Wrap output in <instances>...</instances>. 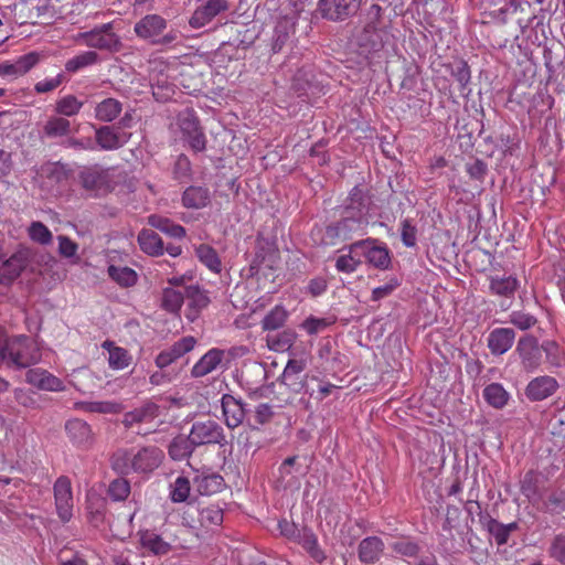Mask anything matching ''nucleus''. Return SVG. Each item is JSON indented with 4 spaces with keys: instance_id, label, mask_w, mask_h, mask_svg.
Here are the masks:
<instances>
[{
    "instance_id": "f257e3e1",
    "label": "nucleus",
    "mask_w": 565,
    "mask_h": 565,
    "mask_svg": "<svg viewBox=\"0 0 565 565\" xmlns=\"http://www.w3.org/2000/svg\"><path fill=\"white\" fill-rule=\"evenodd\" d=\"M371 199L360 186H354L342 209L341 220L329 225L324 233L326 244H339L351 238L352 233L363 230L369 224L367 215Z\"/></svg>"
},
{
    "instance_id": "f03ea898",
    "label": "nucleus",
    "mask_w": 565,
    "mask_h": 565,
    "mask_svg": "<svg viewBox=\"0 0 565 565\" xmlns=\"http://www.w3.org/2000/svg\"><path fill=\"white\" fill-rule=\"evenodd\" d=\"M41 360L38 344L26 335L8 338L0 328V367L25 369Z\"/></svg>"
},
{
    "instance_id": "7ed1b4c3",
    "label": "nucleus",
    "mask_w": 565,
    "mask_h": 565,
    "mask_svg": "<svg viewBox=\"0 0 565 565\" xmlns=\"http://www.w3.org/2000/svg\"><path fill=\"white\" fill-rule=\"evenodd\" d=\"M79 39L86 46L93 49L118 52L121 47L120 38L113 32V23H105L83 32Z\"/></svg>"
},
{
    "instance_id": "20e7f679",
    "label": "nucleus",
    "mask_w": 565,
    "mask_h": 565,
    "mask_svg": "<svg viewBox=\"0 0 565 565\" xmlns=\"http://www.w3.org/2000/svg\"><path fill=\"white\" fill-rule=\"evenodd\" d=\"M190 436L192 443L196 447L205 445H220L226 444V437L223 427L213 419L198 420L194 422Z\"/></svg>"
},
{
    "instance_id": "39448f33",
    "label": "nucleus",
    "mask_w": 565,
    "mask_h": 565,
    "mask_svg": "<svg viewBox=\"0 0 565 565\" xmlns=\"http://www.w3.org/2000/svg\"><path fill=\"white\" fill-rule=\"evenodd\" d=\"M381 15V6L373 3L367 10V23L359 39L360 46L365 47L369 52L377 51L382 46V38L376 30V23L380 21Z\"/></svg>"
},
{
    "instance_id": "423d86ee",
    "label": "nucleus",
    "mask_w": 565,
    "mask_h": 565,
    "mask_svg": "<svg viewBox=\"0 0 565 565\" xmlns=\"http://www.w3.org/2000/svg\"><path fill=\"white\" fill-rule=\"evenodd\" d=\"M54 499L57 515L62 522H68L73 516V492L67 477H60L54 483Z\"/></svg>"
},
{
    "instance_id": "0eeeda50",
    "label": "nucleus",
    "mask_w": 565,
    "mask_h": 565,
    "mask_svg": "<svg viewBox=\"0 0 565 565\" xmlns=\"http://www.w3.org/2000/svg\"><path fill=\"white\" fill-rule=\"evenodd\" d=\"M515 352L521 359V364L525 371L532 372L541 364L542 347L533 335H524L519 339Z\"/></svg>"
},
{
    "instance_id": "6e6552de",
    "label": "nucleus",
    "mask_w": 565,
    "mask_h": 565,
    "mask_svg": "<svg viewBox=\"0 0 565 565\" xmlns=\"http://www.w3.org/2000/svg\"><path fill=\"white\" fill-rule=\"evenodd\" d=\"M164 458L163 451L156 446H147L132 455L134 472L150 473L156 470Z\"/></svg>"
},
{
    "instance_id": "1a4fd4ad",
    "label": "nucleus",
    "mask_w": 565,
    "mask_h": 565,
    "mask_svg": "<svg viewBox=\"0 0 565 565\" xmlns=\"http://www.w3.org/2000/svg\"><path fill=\"white\" fill-rule=\"evenodd\" d=\"M196 339L192 335L183 337L167 350L161 351L154 359L156 366L163 370L194 349Z\"/></svg>"
},
{
    "instance_id": "9d476101",
    "label": "nucleus",
    "mask_w": 565,
    "mask_h": 565,
    "mask_svg": "<svg viewBox=\"0 0 565 565\" xmlns=\"http://www.w3.org/2000/svg\"><path fill=\"white\" fill-rule=\"evenodd\" d=\"M228 10L226 0H207L198 7L191 15L189 23L194 29H200L210 23L217 14Z\"/></svg>"
},
{
    "instance_id": "9b49d317",
    "label": "nucleus",
    "mask_w": 565,
    "mask_h": 565,
    "mask_svg": "<svg viewBox=\"0 0 565 565\" xmlns=\"http://www.w3.org/2000/svg\"><path fill=\"white\" fill-rule=\"evenodd\" d=\"M558 388L557 381L548 375L534 377L525 387V395L532 402H539L552 396Z\"/></svg>"
},
{
    "instance_id": "f8f14e48",
    "label": "nucleus",
    "mask_w": 565,
    "mask_h": 565,
    "mask_svg": "<svg viewBox=\"0 0 565 565\" xmlns=\"http://www.w3.org/2000/svg\"><path fill=\"white\" fill-rule=\"evenodd\" d=\"M129 138L130 134L120 132L114 126H102L95 130L96 143L107 151L124 147Z\"/></svg>"
},
{
    "instance_id": "ddd939ff",
    "label": "nucleus",
    "mask_w": 565,
    "mask_h": 565,
    "mask_svg": "<svg viewBox=\"0 0 565 565\" xmlns=\"http://www.w3.org/2000/svg\"><path fill=\"white\" fill-rule=\"evenodd\" d=\"M72 134L73 126L67 118L52 115L42 125L40 137L41 139L56 140L68 138Z\"/></svg>"
},
{
    "instance_id": "4468645a",
    "label": "nucleus",
    "mask_w": 565,
    "mask_h": 565,
    "mask_svg": "<svg viewBox=\"0 0 565 565\" xmlns=\"http://www.w3.org/2000/svg\"><path fill=\"white\" fill-rule=\"evenodd\" d=\"M166 28L167 21L162 17L148 14L135 24L134 31L139 38L153 43Z\"/></svg>"
},
{
    "instance_id": "2eb2a0df",
    "label": "nucleus",
    "mask_w": 565,
    "mask_h": 565,
    "mask_svg": "<svg viewBox=\"0 0 565 565\" xmlns=\"http://www.w3.org/2000/svg\"><path fill=\"white\" fill-rule=\"evenodd\" d=\"M26 382L39 390L49 392H62L65 390L61 379L43 369H31L26 372Z\"/></svg>"
},
{
    "instance_id": "dca6fc26",
    "label": "nucleus",
    "mask_w": 565,
    "mask_h": 565,
    "mask_svg": "<svg viewBox=\"0 0 565 565\" xmlns=\"http://www.w3.org/2000/svg\"><path fill=\"white\" fill-rule=\"evenodd\" d=\"M225 358V351L222 349H210L200 360L193 365L191 376L194 379L203 377L216 371Z\"/></svg>"
},
{
    "instance_id": "f3484780",
    "label": "nucleus",
    "mask_w": 565,
    "mask_h": 565,
    "mask_svg": "<svg viewBox=\"0 0 565 565\" xmlns=\"http://www.w3.org/2000/svg\"><path fill=\"white\" fill-rule=\"evenodd\" d=\"M515 340V331L511 328H495L488 338L487 344L493 355H502L508 352Z\"/></svg>"
},
{
    "instance_id": "a211bd4d",
    "label": "nucleus",
    "mask_w": 565,
    "mask_h": 565,
    "mask_svg": "<svg viewBox=\"0 0 565 565\" xmlns=\"http://www.w3.org/2000/svg\"><path fill=\"white\" fill-rule=\"evenodd\" d=\"M184 295L188 300L185 317L188 320L194 321L200 312L209 306L210 298L205 290L198 285H189V287L184 288Z\"/></svg>"
},
{
    "instance_id": "6ab92c4d",
    "label": "nucleus",
    "mask_w": 565,
    "mask_h": 565,
    "mask_svg": "<svg viewBox=\"0 0 565 565\" xmlns=\"http://www.w3.org/2000/svg\"><path fill=\"white\" fill-rule=\"evenodd\" d=\"M359 0H320L323 15L330 20H343L358 9Z\"/></svg>"
},
{
    "instance_id": "aec40b11",
    "label": "nucleus",
    "mask_w": 565,
    "mask_h": 565,
    "mask_svg": "<svg viewBox=\"0 0 565 565\" xmlns=\"http://www.w3.org/2000/svg\"><path fill=\"white\" fill-rule=\"evenodd\" d=\"M222 411L228 428L238 427L246 415V408L242 401L236 399L230 394H225L222 397Z\"/></svg>"
},
{
    "instance_id": "412c9836",
    "label": "nucleus",
    "mask_w": 565,
    "mask_h": 565,
    "mask_svg": "<svg viewBox=\"0 0 565 565\" xmlns=\"http://www.w3.org/2000/svg\"><path fill=\"white\" fill-rule=\"evenodd\" d=\"M307 366L303 359H290L281 375L282 383L291 391L298 393L305 386V379L301 375Z\"/></svg>"
},
{
    "instance_id": "4be33fe9",
    "label": "nucleus",
    "mask_w": 565,
    "mask_h": 565,
    "mask_svg": "<svg viewBox=\"0 0 565 565\" xmlns=\"http://www.w3.org/2000/svg\"><path fill=\"white\" fill-rule=\"evenodd\" d=\"M385 544L379 536H367L359 543L358 555L363 564H375L384 553Z\"/></svg>"
},
{
    "instance_id": "5701e85b",
    "label": "nucleus",
    "mask_w": 565,
    "mask_h": 565,
    "mask_svg": "<svg viewBox=\"0 0 565 565\" xmlns=\"http://www.w3.org/2000/svg\"><path fill=\"white\" fill-rule=\"evenodd\" d=\"M159 415V406L153 402H147L124 415L122 424L131 428L135 424L150 423Z\"/></svg>"
},
{
    "instance_id": "b1692460",
    "label": "nucleus",
    "mask_w": 565,
    "mask_h": 565,
    "mask_svg": "<svg viewBox=\"0 0 565 565\" xmlns=\"http://www.w3.org/2000/svg\"><path fill=\"white\" fill-rule=\"evenodd\" d=\"M250 257V270L255 274L265 269H275L279 262L278 249H256Z\"/></svg>"
},
{
    "instance_id": "393cba45",
    "label": "nucleus",
    "mask_w": 565,
    "mask_h": 565,
    "mask_svg": "<svg viewBox=\"0 0 565 565\" xmlns=\"http://www.w3.org/2000/svg\"><path fill=\"white\" fill-rule=\"evenodd\" d=\"M70 439L78 446H87L92 443L93 434L89 425L82 419H71L65 425Z\"/></svg>"
},
{
    "instance_id": "a878e982",
    "label": "nucleus",
    "mask_w": 565,
    "mask_h": 565,
    "mask_svg": "<svg viewBox=\"0 0 565 565\" xmlns=\"http://www.w3.org/2000/svg\"><path fill=\"white\" fill-rule=\"evenodd\" d=\"M196 513L198 523L201 527L213 531L223 522V511L217 505H207L204 508H193Z\"/></svg>"
},
{
    "instance_id": "bb28decb",
    "label": "nucleus",
    "mask_w": 565,
    "mask_h": 565,
    "mask_svg": "<svg viewBox=\"0 0 565 565\" xmlns=\"http://www.w3.org/2000/svg\"><path fill=\"white\" fill-rule=\"evenodd\" d=\"M193 484L202 495H211L220 492L224 487V479L216 473L195 476Z\"/></svg>"
},
{
    "instance_id": "cd10ccee",
    "label": "nucleus",
    "mask_w": 565,
    "mask_h": 565,
    "mask_svg": "<svg viewBox=\"0 0 565 565\" xmlns=\"http://www.w3.org/2000/svg\"><path fill=\"white\" fill-rule=\"evenodd\" d=\"M210 202V191L204 186H189L182 195V203L189 209H202Z\"/></svg>"
},
{
    "instance_id": "c85d7f7f",
    "label": "nucleus",
    "mask_w": 565,
    "mask_h": 565,
    "mask_svg": "<svg viewBox=\"0 0 565 565\" xmlns=\"http://www.w3.org/2000/svg\"><path fill=\"white\" fill-rule=\"evenodd\" d=\"M195 448L190 435L188 437L180 435L171 440L168 452L171 459L180 461L189 458Z\"/></svg>"
},
{
    "instance_id": "c756f323",
    "label": "nucleus",
    "mask_w": 565,
    "mask_h": 565,
    "mask_svg": "<svg viewBox=\"0 0 565 565\" xmlns=\"http://www.w3.org/2000/svg\"><path fill=\"white\" fill-rule=\"evenodd\" d=\"M184 299V290L164 287L161 294L160 306L170 313H178L182 308Z\"/></svg>"
},
{
    "instance_id": "7c9ffc66",
    "label": "nucleus",
    "mask_w": 565,
    "mask_h": 565,
    "mask_svg": "<svg viewBox=\"0 0 565 565\" xmlns=\"http://www.w3.org/2000/svg\"><path fill=\"white\" fill-rule=\"evenodd\" d=\"M518 287L519 280L513 276L490 278V291L493 295L511 298Z\"/></svg>"
},
{
    "instance_id": "2f4dec72",
    "label": "nucleus",
    "mask_w": 565,
    "mask_h": 565,
    "mask_svg": "<svg viewBox=\"0 0 565 565\" xmlns=\"http://www.w3.org/2000/svg\"><path fill=\"white\" fill-rule=\"evenodd\" d=\"M141 545L154 555H166L172 550V544L153 532H145L140 537Z\"/></svg>"
},
{
    "instance_id": "473e14b6",
    "label": "nucleus",
    "mask_w": 565,
    "mask_h": 565,
    "mask_svg": "<svg viewBox=\"0 0 565 565\" xmlns=\"http://www.w3.org/2000/svg\"><path fill=\"white\" fill-rule=\"evenodd\" d=\"M288 311L284 306L277 305L265 315L262 320V329L264 331H274L281 328L288 319Z\"/></svg>"
},
{
    "instance_id": "72a5a7b5",
    "label": "nucleus",
    "mask_w": 565,
    "mask_h": 565,
    "mask_svg": "<svg viewBox=\"0 0 565 565\" xmlns=\"http://www.w3.org/2000/svg\"><path fill=\"white\" fill-rule=\"evenodd\" d=\"M121 103L115 98H106L95 108V116L100 121H113L121 113Z\"/></svg>"
},
{
    "instance_id": "f704fd0d",
    "label": "nucleus",
    "mask_w": 565,
    "mask_h": 565,
    "mask_svg": "<svg viewBox=\"0 0 565 565\" xmlns=\"http://www.w3.org/2000/svg\"><path fill=\"white\" fill-rule=\"evenodd\" d=\"M83 105L84 103L81 102L76 96L66 95L56 100L55 113L56 115L64 118L73 117L81 111Z\"/></svg>"
},
{
    "instance_id": "c9c22d12",
    "label": "nucleus",
    "mask_w": 565,
    "mask_h": 565,
    "mask_svg": "<svg viewBox=\"0 0 565 565\" xmlns=\"http://www.w3.org/2000/svg\"><path fill=\"white\" fill-rule=\"evenodd\" d=\"M484 399L494 408H502L507 405L509 393L499 383H491L483 390Z\"/></svg>"
},
{
    "instance_id": "e433bc0d",
    "label": "nucleus",
    "mask_w": 565,
    "mask_h": 565,
    "mask_svg": "<svg viewBox=\"0 0 565 565\" xmlns=\"http://www.w3.org/2000/svg\"><path fill=\"white\" fill-rule=\"evenodd\" d=\"M109 277L121 287H131L137 282V273L126 266L110 265L108 267Z\"/></svg>"
},
{
    "instance_id": "4c0bfd02",
    "label": "nucleus",
    "mask_w": 565,
    "mask_h": 565,
    "mask_svg": "<svg viewBox=\"0 0 565 565\" xmlns=\"http://www.w3.org/2000/svg\"><path fill=\"white\" fill-rule=\"evenodd\" d=\"M78 406L85 412L99 414H118L124 409V405L115 401L83 402Z\"/></svg>"
},
{
    "instance_id": "58836bf2",
    "label": "nucleus",
    "mask_w": 565,
    "mask_h": 565,
    "mask_svg": "<svg viewBox=\"0 0 565 565\" xmlns=\"http://www.w3.org/2000/svg\"><path fill=\"white\" fill-rule=\"evenodd\" d=\"M110 466L119 475L134 472L132 455L127 449H118L110 458Z\"/></svg>"
},
{
    "instance_id": "ea45409f",
    "label": "nucleus",
    "mask_w": 565,
    "mask_h": 565,
    "mask_svg": "<svg viewBox=\"0 0 565 565\" xmlns=\"http://www.w3.org/2000/svg\"><path fill=\"white\" fill-rule=\"evenodd\" d=\"M296 340V332L287 329L275 335H267L266 341L270 350L286 351L289 350Z\"/></svg>"
},
{
    "instance_id": "a19ab883",
    "label": "nucleus",
    "mask_w": 565,
    "mask_h": 565,
    "mask_svg": "<svg viewBox=\"0 0 565 565\" xmlns=\"http://www.w3.org/2000/svg\"><path fill=\"white\" fill-rule=\"evenodd\" d=\"M40 62V54L30 52L20 56L14 63H9V73L13 76L23 75Z\"/></svg>"
},
{
    "instance_id": "79ce46f5",
    "label": "nucleus",
    "mask_w": 565,
    "mask_h": 565,
    "mask_svg": "<svg viewBox=\"0 0 565 565\" xmlns=\"http://www.w3.org/2000/svg\"><path fill=\"white\" fill-rule=\"evenodd\" d=\"M482 527L486 529L491 536L495 540L498 545L508 543L510 535L503 523L490 516H482Z\"/></svg>"
},
{
    "instance_id": "37998d69",
    "label": "nucleus",
    "mask_w": 565,
    "mask_h": 565,
    "mask_svg": "<svg viewBox=\"0 0 565 565\" xmlns=\"http://www.w3.org/2000/svg\"><path fill=\"white\" fill-rule=\"evenodd\" d=\"M98 54L94 51L83 52L70 60L65 63V70L70 73H76L84 67L93 65L97 63Z\"/></svg>"
},
{
    "instance_id": "c03bdc74",
    "label": "nucleus",
    "mask_w": 565,
    "mask_h": 565,
    "mask_svg": "<svg viewBox=\"0 0 565 565\" xmlns=\"http://www.w3.org/2000/svg\"><path fill=\"white\" fill-rule=\"evenodd\" d=\"M25 263L22 257L13 255L8 259L0 269V281L10 282L17 278L24 268Z\"/></svg>"
},
{
    "instance_id": "a18cd8bd",
    "label": "nucleus",
    "mask_w": 565,
    "mask_h": 565,
    "mask_svg": "<svg viewBox=\"0 0 565 565\" xmlns=\"http://www.w3.org/2000/svg\"><path fill=\"white\" fill-rule=\"evenodd\" d=\"M191 484L186 477L179 476L170 486V499L172 502L181 503L190 495Z\"/></svg>"
},
{
    "instance_id": "49530a36",
    "label": "nucleus",
    "mask_w": 565,
    "mask_h": 565,
    "mask_svg": "<svg viewBox=\"0 0 565 565\" xmlns=\"http://www.w3.org/2000/svg\"><path fill=\"white\" fill-rule=\"evenodd\" d=\"M391 548L405 557H415L420 551L419 545L409 537H401L390 544Z\"/></svg>"
},
{
    "instance_id": "de8ad7c7",
    "label": "nucleus",
    "mask_w": 565,
    "mask_h": 565,
    "mask_svg": "<svg viewBox=\"0 0 565 565\" xmlns=\"http://www.w3.org/2000/svg\"><path fill=\"white\" fill-rule=\"evenodd\" d=\"M150 223L159 228L162 233L172 237H182L185 234L184 228L181 225L174 224L168 218L160 216H151Z\"/></svg>"
},
{
    "instance_id": "09e8293b",
    "label": "nucleus",
    "mask_w": 565,
    "mask_h": 565,
    "mask_svg": "<svg viewBox=\"0 0 565 565\" xmlns=\"http://www.w3.org/2000/svg\"><path fill=\"white\" fill-rule=\"evenodd\" d=\"M132 356L124 348L113 349L108 356L109 367L113 370H122L131 363Z\"/></svg>"
},
{
    "instance_id": "8fccbe9b",
    "label": "nucleus",
    "mask_w": 565,
    "mask_h": 565,
    "mask_svg": "<svg viewBox=\"0 0 565 565\" xmlns=\"http://www.w3.org/2000/svg\"><path fill=\"white\" fill-rule=\"evenodd\" d=\"M354 249H350L348 255H342L335 260V268L345 274H351L362 264L361 257L353 254Z\"/></svg>"
},
{
    "instance_id": "3c124183",
    "label": "nucleus",
    "mask_w": 565,
    "mask_h": 565,
    "mask_svg": "<svg viewBox=\"0 0 565 565\" xmlns=\"http://www.w3.org/2000/svg\"><path fill=\"white\" fill-rule=\"evenodd\" d=\"M509 322L522 331H526L537 323V319L527 312L515 310L509 316Z\"/></svg>"
},
{
    "instance_id": "603ef678",
    "label": "nucleus",
    "mask_w": 565,
    "mask_h": 565,
    "mask_svg": "<svg viewBox=\"0 0 565 565\" xmlns=\"http://www.w3.org/2000/svg\"><path fill=\"white\" fill-rule=\"evenodd\" d=\"M130 493V483L124 478L113 480L108 488L109 497L115 501H124Z\"/></svg>"
},
{
    "instance_id": "864d4df0",
    "label": "nucleus",
    "mask_w": 565,
    "mask_h": 565,
    "mask_svg": "<svg viewBox=\"0 0 565 565\" xmlns=\"http://www.w3.org/2000/svg\"><path fill=\"white\" fill-rule=\"evenodd\" d=\"M547 553L551 558L565 565V534L561 533L552 539Z\"/></svg>"
},
{
    "instance_id": "5fc2aeb1",
    "label": "nucleus",
    "mask_w": 565,
    "mask_h": 565,
    "mask_svg": "<svg viewBox=\"0 0 565 565\" xmlns=\"http://www.w3.org/2000/svg\"><path fill=\"white\" fill-rule=\"evenodd\" d=\"M29 235L34 243L47 245L52 242L51 231L41 222H32L29 227Z\"/></svg>"
},
{
    "instance_id": "6e6d98bb",
    "label": "nucleus",
    "mask_w": 565,
    "mask_h": 565,
    "mask_svg": "<svg viewBox=\"0 0 565 565\" xmlns=\"http://www.w3.org/2000/svg\"><path fill=\"white\" fill-rule=\"evenodd\" d=\"M365 258L369 264L379 269H387L391 265L388 249H367Z\"/></svg>"
},
{
    "instance_id": "4d7b16f0",
    "label": "nucleus",
    "mask_w": 565,
    "mask_h": 565,
    "mask_svg": "<svg viewBox=\"0 0 565 565\" xmlns=\"http://www.w3.org/2000/svg\"><path fill=\"white\" fill-rule=\"evenodd\" d=\"M196 253L201 263L210 270L216 274L221 271L222 263L215 249H196Z\"/></svg>"
},
{
    "instance_id": "13d9d810",
    "label": "nucleus",
    "mask_w": 565,
    "mask_h": 565,
    "mask_svg": "<svg viewBox=\"0 0 565 565\" xmlns=\"http://www.w3.org/2000/svg\"><path fill=\"white\" fill-rule=\"evenodd\" d=\"M178 124L184 137L201 129L198 118L190 110L180 114Z\"/></svg>"
},
{
    "instance_id": "bf43d9fd",
    "label": "nucleus",
    "mask_w": 565,
    "mask_h": 565,
    "mask_svg": "<svg viewBox=\"0 0 565 565\" xmlns=\"http://www.w3.org/2000/svg\"><path fill=\"white\" fill-rule=\"evenodd\" d=\"M451 75L459 83L461 92L466 90L471 78V72L468 64L465 61H458L451 68Z\"/></svg>"
},
{
    "instance_id": "052dcab7",
    "label": "nucleus",
    "mask_w": 565,
    "mask_h": 565,
    "mask_svg": "<svg viewBox=\"0 0 565 565\" xmlns=\"http://www.w3.org/2000/svg\"><path fill=\"white\" fill-rule=\"evenodd\" d=\"M544 509L547 512L554 513L565 510V491H553L543 502Z\"/></svg>"
},
{
    "instance_id": "680f3d73",
    "label": "nucleus",
    "mask_w": 565,
    "mask_h": 565,
    "mask_svg": "<svg viewBox=\"0 0 565 565\" xmlns=\"http://www.w3.org/2000/svg\"><path fill=\"white\" fill-rule=\"evenodd\" d=\"M521 491L529 499H535L539 495L537 476L533 471H527L521 481Z\"/></svg>"
},
{
    "instance_id": "e2e57ef3",
    "label": "nucleus",
    "mask_w": 565,
    "mask_h": 565,
    "mask_svg": "<svg viewBox=\"0 0 565 565\" xmlns=\"http://www.w3.org/2000/svg\"><path fill=\"white\" fill-rule=\"evenodd\" d=\"M467 260L481 259L480 270H486L488 266L492 265L493 255L490 249H467L465 255Z\"/></svg>"
},
{
    "instance_id": "0e129e2a",
    "label": "nucleus",
    "mask_w": 565,
    "mask_h": 565,
    "mask_svg": "<svg viewBox=\"0 0 565 565\" xmlns=\"http://www.w3.org/2000/svg\"><path fill=\"white\" fill-rule=\"evenodd\" d=\"M140 247H163L159 234L152 228L142 230L138 235Z\"/></svg>"
},
{
    "instance_id": "69168bd1",
    "label": "nucleus",
    "mask_w": 565,
    "mask_h": 565,
    "mask_svg": "<svg viewBox=\"0 0 565 565\" xmlns=\"http://www.w3.org/2000/svg\"><path fill=\"white\" fill-rule=\"evenodd\" d=\"M542 350L546 354V361L553 366H561L563 364V356L558 345L555 342L546 341L542 344Z\"/></svg>"
},
{
    "instance_id": "338daca9",
    "label": "nucleus",
    "mask_w": 565,
    "mask_h": 565,
    "mask_svg": "<svg viewBox=\"0 0 565 565\" xmlns=\"http://www.w3.org/2000/svg\"><path fill=\"white\" fill-rule=\"evenodd\" d=\"M331 324V321H329L326 318H316V317H308L302 323L301 328H303L309 334H316L322 330H324L327 327Z\"/></svg>"
},
{
    "instance_id": "774afa93",
    "label": "nucleus",
    "mask_w": 565,
    "mask_h": 565,
    "mask_svg": "<svg viewBox=\"0 0 565 565\" xmlns=\"http://www.w3.org/2000/svg\"><path fill=\"white\" fill-rule=\"evenodd\" d=\"M399 286V280L391 278L385 285L376 287L372 291V300L380 301L390 296Z\"/></svg>"
}]
</instances>
